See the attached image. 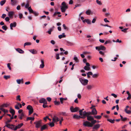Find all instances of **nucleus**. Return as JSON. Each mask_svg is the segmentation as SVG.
I'll list each match as a JSON object with an SVG mask.
<instances>
[{
	"instance_id": "42",
	"label": "nucleus",
	"mask_w": 131,
	"mask_h": 131,
	"mask_svg": "<svg viewBox=\"0 0 131 131\" xmlns=\"http://www.w3.org/2000/svg\"><path fill=\"white\" fill-rule=\"evenodd\" d=\"M31 45V43L30 42H26L24 44V46L25 47L27 45Z\"/></svg>"
},
{
	"instance_id": "40",
	"label": "nucleus",
	"mask_w": 131,
	"mask_h": 131,
	"mask_svg": "<svg viewBox=\"0 0 131 131\" xmlns=\"http://www.w3.org/2000/svg\"><path fill=\"white\" fill-rule=\"evenodd\" d=\"M94 117L95 118L97 119H100L101 117V116L100 115L94 116Z\"/></svg>"
},
{
	"instance_id": "37",
	"label": "nucleus",
	"mask_w": 131,
	"mask_h": 131,
	"mask_svg": "<svg viewBox=\"0 0 131 131\" xmlns=\"http://www.w3.org/2000/svg\"><path fill=\"white\" fill-rule=\"evenodd\" d=\"M53 28H50L49 29L48 31L47 32L50 35L51 34V32L53 30Z\"/></svg>"
},
{
	"instance_id": "27",
	"label": "nucleus",
	"mask_w": 131,
	"mask_h": 131,
	"mask_svg": "<svg viewBox=\"0 0 131 131\" xmlns=\"http://www.w3.org/2000/svg\"><path fill=\"white\" fill-rule=\"evenodd\" d=\"M92 13V12L90 9L88 10L85 12V13L86 14L88 15H90Z\"/></svg>"
},
{
	"instance_id": "9",
	"label": "nucleus",
	"mask_w": 131,
	"mask_h": 131,
	"mask_svg": "<svg viewBox=\"0 0 131 131\" xmlns=\"http://www.w3.org/2000/svg\"><path fill=\"white\" fill-rule=\"evenodd\" d=\"M79 108L78 107H76L74 108L73 106H71L70 107V111L72 112H75L78 111Z\"/></svg>"
},
{
	"instance_id": "36",
	"label": "nucleus",
	"mask_w": 131,
	"mask_h": 131,
	"mask_svg": "<svg viewBox=\"0 0 131 131\" xmlns=\"http://www.w3.org/2000/svg\"><path fill=\"white\" fill-rule=\"evenodd\" d=\"M67 45L69 46H72L74 45V43L71 42L67 41Z\"/></svg>"
},
{
	"instance_id": "12",
	"label": "nucleus",
	"mask_w": 131,
	"mask_h": 131,
	"mask_svg": "<svg viewBox=\"0 0 131 131\" xmlns=\"http://www.w3.org/2000/svg\"><path fill=\"white\" fill-rule=\"evenodd\" d=\"M87 119L88 121H92L94 119L93 117L91 115H87Z\"/></svg>"
},
{
	"instance_id": "29",
	"label": "nucleus",
	"mask_w": 131,
	"mask_h": 131,
	"mask_svg": "<svg viewBox=\"0 0 131 131\" xmlns=\"http://www.w3.org/2000/svg\"><path fill=\"white\" fill-rule=\"evenodd\" d=\"M86 87L88 90H91L92 88V86L91 85H89L87 86Z\"/></svg>"
},
{
	"instance_id": "55",
	"label": "nucleus",
	"mask_w": 131,
	"mask_h": 131,
	"mask_svg": "<svg viewBox=\"0 0 131 131\" xmlns=\"http://www.w3.org/2000/svg\"><path fill=\"white\" fill-rule=\"evenodd\" d=\"M20 96L19 95H18L17 96V98H16V100H18L19 101H21V100L20 99Z\"/></svg>"
},
{
	"instance_id": "11",
	"label": "nucleus",
	"mask_w": 131,
	"mask_h": 131,
	"mask_svg": "<svg viewBox=\"0 0 131 131\" xmlns=\"http://www.w3.org/2000/svg\"><path fill=\"white\" fill-rule=\"evenodd\" d=\"M59 121V118L55 116H54L52 118V121L54 123L57 122Z\"/></svg>"
},
{
	"instance_id": "52",
	"label": "nucleus",
	"mask_w": 131,
	"mask_h": 131,
	"mask_svg": "<svg viewBox=\"0 0 131 131\" xmlns=\"http://www.w3.org/2000/svg\"><path fill=\"white\" fill-rule=\"evenodd\" d=\"M111 43V41L110 40H108L106 41L104 43V45H106L108 43Z\"/></svg>"
},
{
	"instance_id": "45",
	"label": "nucleus",
	"mask_w": 131,
	"mask_h": 131,
	"mask_svg": "<svg viewBox=\"0 0 131 131\" xmlns=\"http://www.w3.org/2000/svg\"><path fill=\"white\" fill-rule=\"evenodd\" d=\"M10 77V76L5 75L4 76V78H5L6 80H7Z\"/></svg>"
},
{
	"instance_id": "35",
	"label": "nucleus",
	"mask_w": 131,
	"mask_h": 131,
	"mask_svg": "<svg viewBox=\"0 0 131 131\" xmlns=\"http://www.w3.org/2000/svg\"><path fill=\"white\" fill-rule=\"evenodd\" d=\"M84 70L86 71H89L90 70V68L89 67L85 66L84 67Z\"/></svg>"
},
{
	"instance_id": "24",
	"label": "nucleus",
	"mask_w": 131,
	"mask_h": 131,
	"mask_svg": "<svg viewBox=\"0 0 131 131\" xmlns=\"http://www.w3.org/2000/svg\"><path fill=\"white\" fill-rule=\"evenodd\" d=\"M68 8H65L64 7H61V12H62L64 13L65 12L66 10Z\"/></svg>"
},
{
	"instance_id": "61",
	"label": "nucleus",
	"mask_w": 131,
	"mask_h": 131,
	"mask_svg": "<svg viewBox=\"0 0 131 131\" xmlns=\"http://www.w3.org/2000/svg\"><path fill=\"white\" fill-rule=\"evenodd\" d=\"M10 63H8L7 64V67L10 70H11V68L10 66Z\"/></svg>"
},
{
	"instance_id": "7",
	"label": "nucleus",
	"mask_w": 131,
	"mask_h": 131,
	"mask_svg": "<svg viewBox=\"0 0 131 131\" xmlns=\"http://www.w3.org/2000/svg\"><path fill=\"white\" fill-rule=\"evenodd\" d=\"M95 49L99 51L100 50H105L106 49V48L103 46L100 45L99 46L95 47Z\"/></svg>"
},
{
	"instance_id": "23",
	"label": "nucleus",
	"mask_w": 131,
	"mask_h": 131,
	"mask_svg": "<svg viewBox=\"0 0 131 131\" xmlns=\"http://www.w3.org/2000/svg\"><path fill=\"white\" fill-rule=\"evenodd\" d=\"M66 36V35H65L64 33H63L62 34V35H59L58 36L59 38L61 39L62 38L65 37Z\"/></svg>"
},
{
	"instance_id": "54",
	"label": "nucleus",
	"mask_w": 131,
	"mask_h": 131,
	"mask_svg": "<svg viewBox=\"0 0 131 131\" xmlns=\"http://www.w3.org/2000/svg\"><path fill=\"white\" fill-rule=\"evenodd\" d=\"M64 99L62 97H61L60 98V100L61 104L63 103V101Z\"/></svg>"
},
{
	"instance_id": "49",
	"label": "nucleus",
	"mask_w": 131,
	"mask_h": 131,
	"mask_svg": "<svg viewBox=\"0 0 131 131\" xmlns=\"http://www.w3.org/2000/svg\"><path fill=\"white\" fill-rule=\"evenodd\" d=\"M60 114L63 116H67V114L65 112H62L60 113Z\"/></svg>"
},
{
	"instance_id": "32",
	"label": "nucleus",
	"mask_w": 131,
	"mask_h": 131,
	"mask_svg": "<svg viewBox=\"0 0 131 131\" xmlns=\"http://www.w3.org/2000/svg\"><path fill=\"white\" fill-rule=\"evenodd\" d=\"M73 59L74 60L75 62L77 63H78L79 62L78 59L77 57H76L75 55L74 56V58Z\"/></svg>"
},
{
	"instance_id": "56",
	"label": "nucleus",
	"mask_w": 131,
	"mask_h": 131,
	"mask_svg": "<svg viewBox=\"0 0 131 131\" xmlns=\"http://www.w3.org/2000/svg\"><path fill=\"white\" fill-rule=\"evenodd\" d=\"M86 74H88L89 75H93L92 73L91 72V71L88 72L87 73H86Z\"/></svg>"
},
{
	"instance_id": "21",
	"label": "nucleus",
	"mask_w": 131,
	"mask_h": 131,
	"mask_svg": "<svg viewBox=\"0 0 131 131\" xmlns=\"http://www.w3.org/2000/svg\"><path fill=\"white\" fill-rule=\"evenodd\" d=\"M83 22H86L88 24H91V21L89 19H85L83 21Z\"/></svg>"
},
{
	"instance_id": "53",
	"label": "nucleus",
	"mask_w": 131,
	"mask_h": 131,
	"mask_svg": "<svg viewBox=\"0 0 131 131\" xmlns=\"http://www.w3.org/2000/svg\"><path fill=\"white\" fill-rule=\"evenodd\" d=\"M63 27H64V29H66L67 30H68V27H66L64 24H63L62 25Z\"/></svg>"
},
{
	"instance_id": "39",
	"label": "nucleus",
	"mask_w": 131,
	"mask_h": 131,
	"mask_svg": "<svg viewBox=\"0 0 131 131\" xmlns=\"http://www.w3.org/2000/svg\"><path fill=\"white\" fill-rule=\"evenodd\" d=\"M28 10L30 13H33V11L31 8L30 7H29L28 8Z\"/></svg>"
},
{
	"instance_id": "6",
	"label": "nucleus",
	"mask_w": 131,
	"mask_h": 131,
	"mask_svg": "<svg viewBox=\"0 0 131 131\" xmlns=\"http://www.w3.org/2000/svg\"><path fill=\"white\" fill-rule=\"evenodd\" d=\"M27 108L29 110V115H30L33 112V108L31 105H29L27 107Z\"/></svg>"
},
{
	"instance_id": "43",
	"label": "nucleus",
	"mask_w": 131,
	"mask_h": 131,
	"mask_svg": "<svg viewBox=\"0 0 131 131\" xmlns=\"http://www.w3.org/2000/svg\"><path fill=\"white\" fill-rule=\"evenodd\" d=\"M125 111L128 114H129L131 113V111L129 110H127V108L125 109Z\"/></svg>"
},
{
	"instance_id": "62",
	"label": "nucleus",
	"mask_w": 131,
	"mask_h": 131,
	"mask_svg": "<svg viewBox=\"0 0 131 131\" xmlns=\"http://www.w3.org/2000/svg\"><path fill=\"white\" fill-rule=\"evenodd\" d=\"M84 54H91V53L90 52L85 51L83 52Z\"/></svg>"
},
{
	"instance_id": "48",
	"label": "nucleus",
	"mask_w": 131,
	"mask_h": 131,
	"mask_svg": "<svg viewBox=\"0 0 131 131\" xmlns=\"http://www.w3.org/2000/svg\"><path fill=\"white\" fill-rule=\"evenodd\" d=\"M79 114L80 116H83V112H82V110H80L79 111Z\"/></svg>"
},
{
	"instance_id": "3",
	"label": "nucleus",
	"mask_w": 131,
	"mask_h": 131,
	"mask_svg": "<svg viewBox=\"0 0 131 131\" xmlns=\"http://www.w3.org/2000/svg\"><path fill=\"white\" fill-rule=\"evenodd\" d=\"M79 80L82 84L83 85H87L88 82V80L86 79H83L82 78H80Z\"/></svg>"
},
{
	"instance_id": "13",
	"label": "nucleus",
	"mask_w": 131,
	"mask_h": 131,
	"mask_svg": "<svg viewBox=\"0 0 131 131\" xmlns=\"http://www.w3.org/2000/svg\"><path fill=\"white\" fill-rule=\"evenodd\" d=\"M14 14V12L13 11H10L8 12V15L9 17L10 18H13V15Z\"/></svg>"
},
{
	"instance_id": "25",
	"label": "nucleus",
	"mask_w": 131,
	"mask_h": 131,
	"mask_svg": "<svg viewBox=\"0 0 131 131\" xmlns=\"http://www.w3.org/2000/svg\"><path fill=\"white\" fill-rule=\"evenodd\" d=\"M99 76V73H96L94 74H93V75H92V77L93 78H97Z\"/></svg>"
},
{
	"instance_id": "28",
	"label": "nucleus",
	"mask_w": 131,
	"mask_h": 131,
	"mask_svg": "<svg viewBox=\"0 0 131 131\" xmlns=\"http://www.w3.org/2000/svg\"><path fill=\"white\" fill-rule=\"evenodd\" d=\"M100 127L99 124H97L95 125L94 127L93 128V129H97L99 128Z\"/></svg>"
},
{
	"instance_id": "58",
	"label": "nucleus",
	"mask_w": 131,
	"mask_h": 131,
	"mask_svg": "<svg viewBox=\"0 0 131 131\" xmlns=\"http://www.w3.org/2000/svg\"><path fill=\"white\" fill-rule=\"evenodd\" d=\"M19 17L20 19H21L23 18V14L21 13H20L19 14Z\"/></svg>"
},
{
	"instance_id": "51",
	"label": "nucleus",
	"mask_w": 131,
	"mask_h": 131,
	"mask_svg": "<svg viewBox=\"0 0 131 131\" xmlns=\"http://www.w3.org/2000/svg\"><path fill=\"white\" fill-rule=\"evenodd\" d=\"M2 28L5 30H6L7 29V27L6 26H3L2 27Z\"/></svg>"
},
{
	"instance_id": "16",
	"label": "nucleus",
	"mask_w": 131,
	"mask_h": 131,
	"mask_svg": "<svg viewBox=\"0 0 131 131\" xmlns=\"http://www.w3.org/2000/svg\"><path fill=\"white\" fill-rule=\"evenodd\" d=\"M92 114L93 115H96L97 114V112L95 108H93L92 110Z\"/></svg>"
},
{
	"instance_id": "14",
	"label": "nucleus",
	"mask_w": 131,
	"mask_h": 131,
	"mask_svg": "<svg viewBox=\"0 0 131 131\" xmlns=\"http://www.w3.org/2000/svg\"><path fill=\"white\" fill-rule=\"evenodd\" d=\"M83 116H79L77 114H75L73 115V118H74L75 119H79L80 118H83Z\"/></svg>"
},
{
	"instance_id": "5",
	"label": "nucleus",
	"mask_w": 131,
	"mask_h": 131,
	"mask_svg": "<svg viewBox=\"0 0 131 131\" xmlns=\"http://www.w3.org/2000/svg\"><path fill=\"white\" fill-rule=\"evenodd\" d=\"M6 126L8 128L14 130H16V129L15 128V125L10 124H7L6 125Z\"/></svg>"
},
{
	"instance_id": "2",
	"label": "nucleus",
	"mask_w": 131,
	"mask_h": 131,
	"mask_svg": "<svg viewBox=\"0 0 131 131\" xmlns=\"http://www.w3.org/2000/svg\"><path fill=\"white\" fill-rule=\"evenodd\" d=\"M9 105V104H4L1 105V110L3 112H4L5 113L8 112V111L7 110H5L3 107H7Z\"/></svg>"
},
{
	"instance_id": "10",
	"label": "nucleus",
	"mask_w": 131,
	"mask_h": 131,
	"mask_svg": "<svg viewBox=\"0 0 131 131\" xmlns=\"http://www.w3.org/2000/svg\"><path fill=\"white\" fill-rule=\"evenodd\" d=\"M39 102L40 103H43V104H47L46 100L43 98H42L39 100Z\"/></svg>"
},
{
	"instance_id": "31",
	"label": "nucleus",
	"mask_w": 131,
	"mask_h": 131,
	"mask_svg": "<svg viewBox=\"0 0 131 131\" xmlns=\"http://www.w3.org/2000/svg\"><path fill=\"white\" fill-rule=\"evenodd\" d=\"M107 120L112 123H114L115 121V120L114 119H112L111 118L107 119Z\"/></svg>"
},
{
	"instance_id": "1",
	"label": "nucleus",
	"mask_w": 131,
	"mask_h": 131,
	"mask_svg": "<svg viewBox=\"0 0 131 131\" xmlns=\"http://www.w3.org/2000/svg\"><path fill=\"white\" fill-rule=\"evenodd\" d=\"M97 122L96 120L94 119L90 122L89 121H85L83 123V125L85 126L88 127H92L93 125Z\"/></svg>"
},
{
	"instance_id": "8",
	"label": "nucleus",
	"mask_w": 131,
	"mask_h": 131,
	"mask_svg": "<svg viewBox=\"0 0 131 131\" xmlns=\"http://www.w3.org/2000/svg\"><path fill=\"white\" fill-rule=\"evenodd\" d=\"M92 114V113L90 112H86L85 111L83 112V117H82L83 118H85L87 115H90Z\"/></svg>"
},
{
	"instance_id": "57",
	"label": "nucleus",
	"mask_w": 131,
	"mask_h": 131,
	"mask_svg": "<svg viewBox=\"0 0 131 131\" xmlns=\"http://www.w3.org/2000/svg\"><path fill=\"white\" fill-rule=\"evenodd\" d=\"M5 20L6 21H8L9 20V18L8 17H6L5 18Z\"/></svg>"
},
{
	"instance_id": "41",
	"label": "nucleus",
	"mask_w": 131,
	"mask_h": 131,
	"mask_svg": "<svg viewBox=\"0 0 131 131\" xmlns=\"http://www.w3.org/2000/svg\"><path fill=\"white\" fill-rule=\"evenodd\" d=\"M6 0H4L1 1V5L3 6L6 2Z\"/></svg>"
},
{
	"instance_id": "26",
	"label": "nucleus",
	"mask_w": 131,
	"mask_h": 131,
	"mask_svg": "<svg viewBox=\"0 0 131 131\" xmlns=\"http://www.w3.org/2000/svg\"><path fill=\"white\" fill-rule=\"evenodd\" d=\"M47 127V125H44L41 126V131H42L43 130L45 129Z\"/></svg>"
},
{
	"instance_id": "4",
	"label": "nucleus",
	"mask_w": 131,
	"mask_h": 131,
	"mask_svg": "<svg viewBox=\"0 0 131 131\" xmlns=\"http://www.w3.org/2000/svg\"><path fill=\"white\" fill-rule=\"evenodd\" d=\"M42 123V120H40L38 121L35 122L34 124H35V127L37 128H38L41 126Z\"/></svg>"
},
{
	"instance_id": "47",
	"label": "nucleus",
	"mask_w": 131,
	"mask_h": 131,
	"mask_svg": "<svg viewBox=\"0 0 131 131\" xmlns=\"http://www.w3.org/2000/svg\"><path fill=\"white\" fill-rule=\"evenodd\" d=\"M21 81V80L20 79H17L16 80L18 84H20Z\"/></svg>"
},
{
	"instance_id": "15",
	"label": "nucleus",
	"mask_w": 131,
	"mask_h": 131,
	"mask_svg": "<svg viewBox=\"0 0 131 131\" xmlns=\"http://www.w3.org/2000/svg\"><path fill=\"white\" fill-rule=\"evenodd\" d=\"M16 26V23L14 22L13 23H11L10 24V29L12 30L13 27H15Z\"/></svg>"
},
{
	"instance_id": "44",
	"label": "nucleus",
	"mask_w": 131,
	"mask_h": 131,
	"mask_svg": "<svg viewBox=\"0 0 131 131\" xmlns=\"http://www.w3.org/2000/svg\"><path fill=\"white\" fill-rule=\"evenodd\" d=\"M54 122H53V121L52 122H51L49 124V125L51 127H53L54 126Z\"/></svg>"
},
{
	"instance_id": "19",
	"label": "nucleus",
	"mask_w": 131,
	"mask_h": 131,
	"mask_svg": "<svg viewBox=\"0 0 131 131\" xmlns=\"http://www.w3.org/2000/svg\"><path fill=\"white\" fill-rule=\"evenodd\" d=\"M9 111L10 113L12 114V115L14 116V115L15 114V110L11 108H10Z\"/></svg>"
},
{
	"instance_id": "17",
	"label": "nucleus",
	"mask_w": 131,
	"mask_h": 131,
	"mask_svg": "<svg viewBox=\"0 0 131 131\" xmlns=\"http://www.w3.org/2000/svg\"><path fill=\"white\" fill-rule=\"evenodd\" d=\"M15 49L17 51L20 53H23L24 52L23 50L20 48L16 49Z\"/></svg>"
},
{
	"instance_id": "33",
	"label": "nucleus",
	"mask_w": 131,
	"mask_h": 131,
	"mask_svg": "<svg viewBox=\"0 0 131 131\" xmlns=\"http://www.w3.org/2000/svg\"><path fill=\"white\" fill-rule=\"evenodd\" d=\"M61 5H62V7H64L65 8H68V6L66 5V3L64 2H63L62 3Z\"/></svg>"
},
{
	"instance_id": "63",
	"label": "nucleus",
	"mask_w": 131,
	"mask_h": 131,
	"mask_svg": "<svg viewBox=\"0 0 131 131\" xmlns=\"http://www.w3.org/2000/svg\"><path fill=\"white\" fill-rule=\"evenodd\" d=\"M111 95L114 96L115 98H116L117 97V95L114 93H112L111 94Z\"/></svg>"
},
{
	"instance_id": "60",
	"label": "nucleus",
	"mask_w": 131,
	"mask_h": 131,
	"mask_svg": "<svg viewBox=\"0 0 131 131\" xmlns=\"http://www.w3.org/2000/svg\"><path fill=\"white\" fill-rule=\"evenodd\" d=\"M56 59H60V57H59V53H57L56 54Z\"/></svg>"
},
{
	"instance_id": "59",
	"label": "nucleus",
	"mask_w": 131,
	"mask_h": 131,
	"mask_svg": "<svg viewBox=\"0 0 131 131\" xmlns=\"http://www.w3.org/2000/svg\"><path fill=\"white\" fill-rule=\"evenodd\" d=\"M99 53L102 56H104L105 55L104 52L101 51H99Z\"/></svg>"
},
{
	"instance_id": "34",
	"label": "nucleus",
	"mask_w": 131,
	"mask_h": 131,
	"mask_svg": "<svg viewBox=\"0 0 131 131\" xmlns=\"http://www.w3.org/2000/svg\"><path fill=\"white\" fill-rule=\"evenodd\" d=\"M34 117H27V120H30L33 121L34 120Z\"/></svg>"
},
{
	"instance_id": "38",
	"label": "nucleus",
	"mask_w": 131,
	"mask_h": 131,
	"mask_svg": "<svg viewBox=\"0 0 131 131\" xmlns=\"http://www.w3.org/2000/svg\"><path fill=\"white\" fill-rule=\"evenodd\" d=\"M17 3V1L16 0L14 1L12 3H11V4L13 5H14Z\"/></svg>"
},
{
	"instance_id": "64",
	"label": "nucleus",
	"mask_w": 131,
	"mask_h": 131,
	"mask_svg": "<svg viewBox=\"0 0 131 131\" xmlns=\"http://www.w3.org/2000/svg\"><path fill=\"white\" fill-rule=\"evenodd\" d=\"M50 43L52 45H54L55 44V42L53 40H51L50 41Z\"/></svg>"
},
{
	"instance_id": "46",
	"label": "nucleus",
	"mask_w": 131,
	"mask_h": 131,
	"mask_svg": "<svg viewBox=\"0 0 131 131\" xmlns=\"http://www.w3.org/2000/svg\"><path fill=\"white\" fill-rule=\"evenodd\" d=\"M54 104L56 105H58L60 104V102H59L57 101H54Z\"/></svg>"
},
{
	"instance_id": "50",
	"label": "nucleus",
	"mask_w": 131,
	"mask_h": 131,
	"mask_svg": "<svg viewBox=\"0 0 131 131\" xmlns=\"http://www.w3.org/2000/svg\"><path fill=\"white\" fill-rule=\"evenodd\" d=\"M96 2L98 4L100 5H101L102 4L101 2V1H99V0H96Z\"/></svg>"
},
{
	"instance_id": "22",
	"label": "nucleus",
	"mask_w": 131,
	"mask_h": 131,
	"mask_svg": "<svg viewBox=\"0 0 131 131\" xmlns=\"http://www.w3.org/2000/svg\"><path fill=\"white\" fill-rule=\"evenodd\" d=\"M41 64L40 65V68H43L44 67V62L43 60H41Z\"/></svg>"
},
{
	"instance_id": "30",
	"label": "nucleus",
	"mask_w": 131,
	"mask_h": 131,
	"mask_svg": "<svg viewBox=\"0 0 131 131\" xmlns=\"http://www.w3.org/2000/svg\"><path fill=\"white\" fill-rule=\"evenodd\" d=\"M19 116V118L21 119H22L24 116V114L23 113H20Z\"/></svg>"
},
{
	"instance_id": "18",
	"label": "nucleus",
	"mask_w": 131,
	"mask_h": 131,
	"mask_svg": "<svg viewBox=\"0 0 131 131\" xmlns=\"http://www.w3.org/2000/svg\"><path fill=\"white\" fill-rule=\"evenodd\" d=\"M32 54H35L37 53V51L35 49H31L29 50Z\"/></svg>"
},
{
	"instance_id": "20",
	"label": "nucleus",
	"mask_w": 131,
	"mask_h": 131,
	"mask_svg": "<svg viewBox=\"0 0 131 131\" xmlns=\"http://www.w3.org/2000/svg\"><path fill=\"white\" fill-rule=\"evenodd\" d=\"M23 125V123H21L19 124H18V125L16 126H15V128L16 129V130L17 129L20 128Z\"/></svg>"
}]
</instances>
